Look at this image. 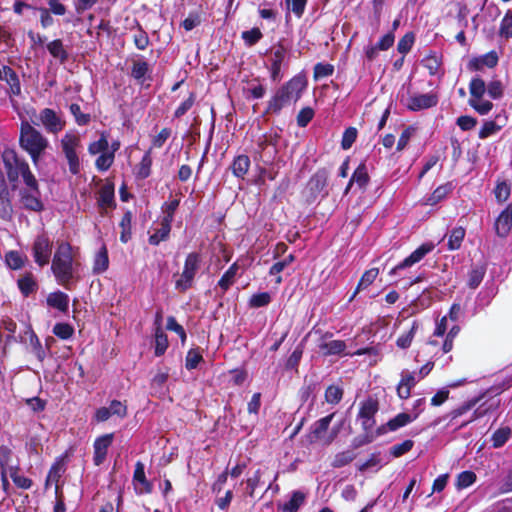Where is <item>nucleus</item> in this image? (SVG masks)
I'll return each instance as SVG.
<instances>
[{"mask_svg": "<svg viewBox=\"0 0 512 512\" xmlns=\"http://www.w3.org/2000/svg\"><path fill=\"white\" fill-rule=\"evenodd\" d=\"M19 144L31 156L34 166L38 168L40 159L49 146L47 138L28 122H22Z\"/></svg>", "mask_w": 512, "mask_h": 512, "instance_id": "1", "label": "nucleus"}, {"mask_svg": "<svg viewBox=\"0 0 512 512\" xmlns=\"http://www.w3.org/2000/svg\"><path fill=\"white\" fill-rule=\"evenodd\" d=\"M305 87L306 81L303 77H293L281 86L268 102L267 112L279 113L282 108L290 105L291 103L297 102Z\"/></svg>", "mask_w": 512, "mask_h": 512, "instance_id": "2", "label": "nucleus"}, {"mask_svg": "<svg viewBox=\"0 0 512 512\" xmlns=\"http://www.w3.org/2000/svg\"><path fill=\"white\" fill-rule=\"evenodd\" d=\"M51 269L59 284L70 289V281L73 278L74 262L71 253V246L62 242L54 254Z\"/></svg>", "mask_w": 512, "mask_h": 512, "instance_id": "3", "label": "nucleus"}, {"mask_svg": "<svg viewBox=\"0 0 512 512\" xmlns=\"http://www.w3.org/2000/svg\"><path fill=\"white\" fill-rule=\"evenodd\" d=\"M3 162L10 182L18 181L19 176H21L25 186H35L36 178L28 163L19 158L14 151H6L3 154Z\"/></svg>", "mask_w": 512, "mask_h": 512, "instance_id": "4", "label": "nucleus"}, {"mask_svg": "<svg viewBox=\"0 0 512 512\" xmlns=\"http://www.w3.org/2000/svg\"><path fill=\"white\" fill-rule=\"evenodd\" d=\"M81 146L80 137L76 133H66L61 139V148L68 162L69 171L76 175L80 171L77 149Z\"/></svg>", "mask_w": 512, "mask_h": 512, "instance_id": "5", "label": "nucleus"}, {"mask_svg": "<svg viewBox=\"0 0 512 512\" xmlns=\"http://www.w3.org/2000/svg\"><path fill=\"white\" fill-rule=\"evenodd\" d=\"M200 261L201 259L198 253H190L187 255L183 272L175 283L176 289L184 292L192 286L194 277L200 267Z\"/></svg>", "mask_w": 512, "mask_h": 512, "instance_id": "6", "label": "nucleus"}, {"mask_svg": "<svg viewBox=\"0 0 512 512\" xmlns=\"http://www.w3.org/2000/svg\"><path fill=\"white\" fill-rule=\"evenodd\" d=\"M328 176L326 169H320L310 178L305 189L307 201L314 202L319 196L327 195L325 188Z\"/></svg>", "mask_w": 512, "mask_h": 512, "instance_id": "7", "label": "nucleus"}, {"mask_svg": "<svg viewBox=\"0 0 512 512\" xmlns=\"http://www.w3.org/2000/svg\"><path fill=\"white\" fill-rule=\"evenodd\" d=\"M34 261L41 267L47 265L52 253V242L42 234L36 237L32 246Z\"/></svg>", "mask_w": 512, "mask_h": 512, "instance_id": "8", "label": "nucleus"}, {"mask_svg": "<svg viewBox=\"0 0 512 512\" xmlns=\"http://www.w3.org/2000/svg\"><path fill=\"white\" fill-rule=\"evenodd\" d=\"M438 100V95L430 92L426 94L410 95L405 100L402 99V102H404L405 106L410 111H420L436 106Z\"/></svg>", "mask_w": 512, "mask_h": 512, "instance_id": "9", "label": "nucleus"}, {"mask_svg": "<svg viewBox=\"0 0 512 512\" xmlns=\"http://www.w3.org/2000/svg\"><path fill=\"white\" fill-rule=\"evenodd\" d=\"M379 409L378 401L369 397L361 402L358 417L361 420L362 428L365 432L371 431L375 425L374 416Z\"/></svg>", "mask_w": 512, "mask_h": 512, "instance_id": "10", "label": "nucleus"}, {"mask_svg": "<svg viewBox=\"0 0 512 512\" xmlns=\"http://www.w3.org/2000/svg\"><path fill=\"white\" fill-rule=\"evenodd\" d=\"M40 190L37 179L35 180V186H25L20 191L21 202L23 206L31 211L39 212L43 210V203L40 200Z\"/></svg>", "mask_w": 512, "mask_h": 512, "instance_id": "11", "label": "nucleus"}, {"mask_svg": "<svg viewBox=\"0 0 512 512\" xmlns=\"http://www.w3.org/2000/svg\"><path fill=\"white\" fill-rule=\"evenodd\" d=\"M38 119L48 133L57 134L63 130L65 121L50 108H44L39 112Z\"/></svg>", "mask_w": 512, "mask_h": 512, "instance_id": "12", "label": "nucleus"}, {"mask_svg": "<svg viewBox=\"0 0 512 512\" xmlns=\"http://www.w3.org/2000/svg\"><path fill=\"white\" fill-rule=\"evenodd\" d=\"M434 247V244L431 242L422 244L408 257H406L402 262H400L397 266L391 269L389 274L396 275L398 271L411 267L412 265L420 262L428 253H430L434 249Z\"/></svg>", "mask_w": 512, "mask_h": 512, "instance_id": "13", "label": "nucleus"}, {"mask_svg": "<svg viewBox=\"0 0 512 512\" xmlns=\"http://www.w3.org/2000/svg\"><path fill=\"white\" fill-rule=\"evenodd\" d=\"M287 49L283 45H278L274 48L269 56L270 73L273 81H279L282 78L281 66L286 58Z\"/></svg>", "mask_w": 512, "mask_h": 512, "instance_id": "14", "label": "nucleus"}, {"mask_svg": "<svg viewBox=\"0 0 512 512\" xmlns=\"http://www.w3.org/2000/svg\"><path fill=\"white\" fill-rule=\"evenodd\" d=\"M133 484L137 494H149L152 492L153 485L145 476L144 464L137 462L133 475Z\"/></svg>", "mask_w": 512, "mask_h": 512, "instance_id": "15", "label": "nucleus"}, {"mask_svg": "<svg viewBox=\"0 0 512 512\" xmlns=\"http://www.w3.org/2000/svg\"><path fill=\"white\" fill-rule=\"evenodd\" d=\"M418 417V413H416L414 416H411L407 413H400L396 415L394 418L389 420L385 425L380 426L377 429V435H382L389 431H396L397 429L407 425L408 423H411Z\"/></svg>", "mask_w": 512, "mask_h": 512, "instance_id": "16", "label": "nucleus"}, {"mask_svg": "<svg viewBox=\"0 0 512 512\" xmlns=\"http://www.w3.org/2000/svg\"><path fill=\"white\" fill-rule=\"evenodd\" d=\"M113 434H105L97 438L94 442V463L95 465H101L107 455L109 446L112 444Z\"/></svg>", "mask_w": 512, "mask_h": 512, "instance_id": "17", "label": "nucleus"}, {"mask_svg": "<svg viewBox=\"0 0 512 512\" xmlns=\"http://www.w3.org/2000/svg\"><path fill=\"white\" fill-rule=\"evenodd\" d=\"M495 231L498 236L506 237L512 227V204H509L497 217Z\"/></svg>", "mask_w": 512, "mask_h": 512, "instance_id": "18", "label": "nucleus"}, {"mask_svg": "<svg viewBox=\"0 0 512 512\" xmlns=\"http://www.w3.org/2000/svg\"><path fill=\"white\" fill-rule=\"evenodd\" d=\"M328 336L324 335L318 344V348L325 356L340 355L346 349V344L342 340H328Z\"/></svg>", "mask_w": 512, "mask_h": 512, "instance_id": "19", "label": "nucleus"}, {"mask_svg": "<svg viewBox=\"0 0 512 512\" xmlns=\"http://www.w3.org/2000/svg\"><path fill=\"white\" fill-rule=\"evenodd\" d=\"M401 376V381L397 387V394L401 399H407L410 397L412 387L415 386L419 379L416 372L403 371Z\"/></svg>", "mask_w": 512, "mask_h": 512, "instance_id": "20", "label": "nucleus"}, {"mask_svg": "<svg viewBox=\"0 0 512 512\" xmlns=\"http://www.w3.org/2000/svg\"><path fill=\"white\" fill-rule=\"evenodd\" d=\"M369 182V175L365 164H360L354 171L346 189L345 194L349 192L351 187L356 184L359 189H364Z\"/></svg>", "mask_w": 512, "mask_h": 512, "instance_id": "21", "label": "nucleus"}, {"mask_svg": "<svg viewBox=\"0 0 512 512\" xmlns=\"http://www.w3.org/2000/svg\"><path fill=\"white\" fill-rule=\"evenodd\" d=\"M250 158L247 155H239L234 158L231 170L234 176L243 179L250 168Z\"/></svg>", "mask_w": 512, "mask_h": 512, "instance_id": "22", "label": "nucleus"}, {"mask_svg": "<svg viewBox=\"0 0 512 512\" xmlns=\"http://www.w3.org/2000/svg\"><path fill=\"white\" fill-rule=\"evenodd\" d=\"M47 304L61 312H66L69 306V297L61 291L53 292L48 295Z\"/></svg>", "mask_w": 512, "mask_h": 512, "instance_id": "23", "label": "nucleus"}, {"mask_svg": "<svg viewBox=\"0 0 512 512\" xmlns=\"http://www.w3.org/2000/svg\"><path fill=\"white\" fill-rule=\"evenodd\" d=\"M19 471L20 466L19 463L16 462L15 465L10 467L8 470V475L11 477L12 481L18 488L30 489L33 484L32 480L25 476L19 475Z\"/></svg>", "mask_w": 512, "mask_h": 512, "instance_id": "24", "label": "nucleus"}, {"mask_svg": "<svg viewBox=\"0 0 512 512\" xmlns=\"http://www.w3.org/2000/svg\"><path fill=\"white\" fill-rule=\"evenodd\" d=\"M149 73L150 68L147 62L142 60L133 61L131 76L135 80L144 82L147 78H149Z\"/></svg>", "mask_w": 512, "mask_h": 512, "instance_id": "25", "label": "nucleus"}, {"mask_svg": "<svg viewBox=\"0 0 512 512\" xmlns=\"http://www.w3.org/2000/svg\"><path fill=\"white\" fill-rule=\"evenodd\" d=\"M305 501V494L300 491H294L291 499L281 506L282 512H297Z\"/></svg>", "mask_w": 512, "mask_h": 512, "instance_id": "26", "label": "nucleus"}, {"mask_svg": "<svg viewBox=\"0 0 512 512\" xmlns=\"http://www.w3.org/2000/svg\"><path fill=\"white\" fill-rule=\"evenodd\" d=\"M465 237V229L463 227H455L448 236V249L451 251L458 250L461 247Z\"/></svg>", "mask_w": 512, "mask_h": 512, "instance_id": "27", "label": "nucleus"}, {"mask_svg": "<svg viewBox=\"0 0 512 512\" xmlns=\"http://www.w3.org/2000/svg\"><path fill=\"white\" fill-rule=\"evenodd\" d=\"M171 231V224L161 221L160 228L156 229L155 232L149 237V243L151 245H158L161 241H165Z\"/></svg>", "mask_w": 512, "mask_h": 512, "instance_id": "28", "label": "nucleus"}, {"mask_svg": "<svg viewBox=\"0 0 512 512\" xmlns=\"http://www.w3.org/2000/svg\"><path fill=\"white\" fill-rule=\"evenodd\" d=\"M294 261V256L292 254L288 255L287 257H285L283 260L281 261H278L276 263H274L270 270H269V274L271 276H277L276 278V283L277 284H280L282 282V277L280 276V273L287 267L289 266L292 262Z\"/></svg>", "mask_w": 512, "mask_h": 512, "instance_id": "29", "label": "nucleus"}, {"mask_svg": "<svg viewBox=\"0 0 512 512\" xmlns=\"http://www.w3.org/2000/svg\"><path fill=\"white\" fill-rule=\"evenodd\" d=\"M47 49L54 58L59 59L62 63L68 58V53L64 49L62 41L59 39L50 42L47 45Z\"/></svg>", "mask_w": 512, "mask_h": 512, "instance_id": "30", "label": "nucleus"}, {"mask_svg": "<svg viewBox=\"0 0 512 512\" xmlns=\"http://www.w3.org/2000/svg\"><path fill=\"white\" fill-rule=\"evenodd\" d=\"M168 348L167 335L162 328H155V355L161 356Z\"/></svg>", "mask_w": 512, "mask_h": 512, "instance_id": "31", "label": "nucleus"}, {"mask_svg": "<svg viewBox=\"0 0 512 512\" xmlns=\"http://www.w3.org/2000/svg\"><path fill=\"white\" fill-rule=\"evenodd\" d=\"M485 272L486 270L483 266L473 267L468 274V286L471 289H476L482 282Z\"/></svg>", "mask_w": 512, "mask_h": 512, "instance_id": "32", "label": "nucleus"}, {"mask_svg": "<svg viewBox=\"0 0 512 512\" xmlns=\"http://www.w3.org/2000/svg\"><path fill=\"white\" fill-rule=\"evenodd\" d=\"M13 452L12 450L7 446H0V470L6 471L10 469V467H13L15 463H13Z\"/></svg>", "mask_w": 512, "mask_h": 512, "instance_id": "33", "label": "nucleus"}, {"mask_svg": "<svg viewBox=\"0 0 512 512\" xmlns=\"http://www.w3.org/2000/svg\"><path fill=\"white\" fill-rule=\"evenodd\" d=\"M494 194L496 197V200L499 203L506 202L511 194V185L508 184L506 181H497L496 187L494 189Z\"/></svg>", "mask_w": 512, "mask_h": 512, "instance_id": "34", "label": "nucleus"}, {"mask_svg": "<svg viewBox=\"0 0 512 512\" xmlns=\"http://www.w3.org/2000/svg\"><path fill=\"white\" fill-rule=\"evenodd\" d=\"M18 287L20 291L25 295H29L30 293L36 290L37 284L34 280L31 273L26 274L24 277L18 280Z\"/></svg>", "mask_w": 512, "mask_h": 512, "instance_id": "35", "label": "nucleus"}, {"mask_svg": "<svg viewBox=\"0 0 512 512\" xmlns=\"http://www.w3.org/2000/svg\"><path fill=\"white\" fill-rule=\"evenodd\" d=\"M237 271H238V265L236 263H234L233 265H231L229 267V269L223 274V276L219 280L218 285L224 291H226L234 283Z\"/></svg>", "mask_w": 512, "mask_h": 512, "instance_id": "36", "label": "nucleus"}, {"mask_svg": "<svg viewBox=\"0 0 512 512\" xmlns=\"http://www.w3.org/2000/svg\"><path fill=\"white\" fill-rule=\"evenodd\" d=\"M109 150V143L107 140V136L105 133H101V137L99 140L90 143L88 147V151L91 155H96L99 153H104Z\"/></svg>", "mask_w": 512, "mask_h": 512, "instance_id": "37", "label": "nucleus"}, {"mask_svg": "<svg viewBox=\"0 0 512 512\" xmlns=\"http://www.w3.org/2000/svg\"><path fill=\"white\" fill-rule=\"evenodd\" d=\"M471 98L477 99L482 98L486 91V84L484 80L479 77H474L469 85Z\"/></svg>", "mask_w": 512, "mask_h": 512, "instance_id": "38", "label": "nucleus"}, {"mask_svg": "<svg viewBox=\"0 0 512 512\" xmlns=\"http://www.w3.org/2000/svg\"><path fill=\"white\" fill-rule=\"evenodd\" d=\"M356 455L352 450L340 452L335 455L332 466L335 468L343 467L355 459Z\"/></svg>", "mask_w": 512, "mask_h": 512, "instance_id": "39", "label": "nucleus"}, {"mask_svg": "<svg viewBox=\"0 0 512 512\" xmlns=\"http://www.w3.org/2000/svg\"><path fill=\"white\" fill-rule=\"evenodd\" d=\"M469 104L473 107L480 115L488 114L493 108V104L490 101L482 100V98H470Z\"/></svg>", "mask_w": 512, "mask_h": 512, "instance_id": "40", "label": "nucleus"}, {"mask_svg": "<svg viewBox=\"0 0 512 512\" xmlns=\"http://www.w3.org/2000/svg\"><path fill=\"white\" fill-rule=\"evenodd\" d=\"M343 397V390L336 385H330L325 391V399L330 404H338Z\"/></svg>", "mask_w": 512, "mask_h": 512, "instance_id": "41", "label": "nucleus"}, {"mask_svg": "<svg viewBox=\"0 0 512 512\" xmlns=\"http://www.w3.org/2000/svg\"><path fill=\"white\" fill-rule=\"evenodd\" d=\"M69 110L78 125H87L90 122V114L82 112L80 105L73 103L70 105Z\"/></svg>", "mask_w": 512, "mask_h": 512, "instance_id": "42", "label": "nucleus"}, {"mask_svg": "<svg viewBox=\"0 0 512 512\" xmlns=\"http://www.w3.org/2000/svg\"><path fill=\"white\" fill-rule=\"evenodd\" d=\"M499 34L506 39L512 37V10H508L502 19Z\"/></svg>", "mask_w": 512, "mask_h": 512, "instance_id": "43", "label": "nucleus"}, {"mask_svg": "<svg viewBox=\"0 0 512 512\" xmlns=\"http://www.w3.org/2000/svg\"><path fill=\"white\" fill-rule=\"evenodd\" d=\"M422 63L430 75H436L441 66V59L437 55H429L422 60Z\"/></svg>", "mask_w": 512, "mask_h": 512, "instance_id": "44", "label": "nucleus"}, {"mask_svg": "<svg viewBox=\"0 0 512 512\" xmlns=\"http://www.w3.org/2000/svg\"><path fill=\"white\" fill-rule=\"evenodd\" d=\"M476 480V475L472 471H463L461 472L456 481V486L458 489H464L472 485Z\"/></svg>", "mask_w": 512, "mask_h": 512, "instance_id": "45", "label": "nucleus"}, {"mask_svg": "<svg viewBox=\"0 0 512 512\" xmlns=\"http://www.w3.org/2000/svg\"><path fill=\"white\" fill-rule=\"evenodd\" d=\"M114 157L115 156L113 155V152L106 151V152L102 153L96 159V162H95L97 169L100 171L108 170L114 162Z\"/></svg>", "mask_w": 512, "mask_h": 512, "instance_id": "46", "label": "nucleus"}, {"mask_svg": "<svg viewBox=\"0 0 512 512\" xmlns=\"http://www.w3.org/2000/svg\"><path fill=\"white\" fill-rule=\"evenodd\" d=\"M5 260L7 265L14 270L20 269L24 265V259L17 251H9L5 256Z\"/></svg>", "mask_w": 512, "mask_h": 512, "instance_id": "47", "label": "nucleus"}, {"mask_svg": "<svg viewBox=\"0 0 512 512\" xmlns=\"http://www.w3.org/2000/svg\"><path fill=\"white\" fill-rule=\"evenodd\" d=\"M132 215L130 212H126L120 222V226L122 228L120 239L122 242L126 243L131 236L130 227H131Z\"/></svg>", "mask_w": 512, "mask_h": 512, "instance_id": "48", "label": "nucleus"}, {"mask_svg": "<svg viewBox=\"0 0 512 512\" xmlns=\"http://www.w3.org/2000/svg\"><path fill=\"white\" fill-rule=\"evenodd\" d=\"M334 417V413L323 417L315 422L313 426V433L316 437H320L323 433H325Z\"/></svg>", "mask_w": 512, "mask_h": 512, "instance_id": "49", "label": "nucleus"}, {"mask_svg": "<svg viewBox=\"0 0 512 512\" xmlns=\"http://www.w3.org/2000/svg\"><path fill=\"white\" fill-rule=\"evenodd\" d=\"M271 302V296L268 292L254 294L249 301L251 307L259 308L267 306Z\"/></svg>", "mask_w": 512, "mask_h": 512, "instance_id": "50", "label": "nucleus"}, {"mask_svg": "<svg viewBox=\"0 0 512 512\" xmlns=\"http://www.w3.org/2000/svg\"><path fill=\"white\" fill-rule=\"evenodd\" d=\"M510 437V429L509 428H501L498 429L492 436L493 446L495 448H499L503 446Z\"/></svg>", "mask_w": 512, "mask_h": 512, "instance_id": "51", "label": "nucleus"}, {"mask_svg": "<svg viewBox=\"0 0 512 512\" xmlns=\"http://www.w3.org/2000/svg\"><path fill=\"white\" fill-rule=\"evenodd\" d=\"M356 138H357V129L354 127L347 128L343 133L341 147L344 150H348L349 148H351L353 143L356 141Z\"/></svg>", "mask_w": 512, "mask_h": 512, "instance_id": "52", "label": "nucleus"}, {"mask_svg": "<svg viewBox=\"0 0 512 512\" xmlns=\"http://www.w3.org/2000/svg\"><path fill=\"white\" fill-rule=\"evenodd\" d=\"M179 203H180V201L178 199H174V200L167 202L163 205L162 209H163L165 216L163 217L162 221L170 223V224L172 223L173 217H174V212L177 210Z\"/></svg>", "mask_w": 512, "mask_h": 512, "instance_id": "53", "label": "nucleus"}, {"mask_svg": "<svg viewBox=\"0 0 512 512\" xmlns=\"http://www.w3.org/2000/svg\"><path fill=\"white\" fill-rule=\"evenodd\" d=\"M478 401H479V399L475 398V399H472V400H469V401L463 403L458 408L452 410L449 413V416L451 417L452 420L462 416L463 414L470 411L473 407H475V405L478 403Z\"/></svg>", "mask_w": 512, "mask_h": 512, "instance_id": "54", "label": "nucleus"}, {"mask_svg": "<svg viewBox=\"0 0 512 512\" xmlns=\"http://www.w3.org/2000/svg\"><path fill=\"white\" fill-rule=\"evenodd\" d=\"M450 192V187L448 185L440 186L434 190L432 195L428 198L427 204L435 205Z\"/></svg>", "mask_w": 512, "mask_h": 512, "instance_id": "55", "label": "nucleus"}, {"mask_svg": "<svg viewBox=\"0 0 512 512\" xmlns=\"http://www.w3.org/2000/svg\"><path fill=\"white\" fill-rule=\"evenodd\" d=\"M114 201V189L110 186H105L100 191L99 202L102 206L111 207Z\"/></svg>", "mask_w": 512, "mask_h": 512, "instance_id": "56", "label": "nucleus"}, {"mask_svg": "<svg viewBox=\"0 0 512 512\" xmlns=\"http://www.w3.org/2000/svg\"><path fill=\"white\" fill-rule=\"evenodd\" d=\"M108 267V255L107 250L105 247H103L99 253L97 254V257L95 259V265L94 270L96 272H103Z\"/></svg>", "mask_w": 512, "mask_h": 512, "instance_id": "57", "label": "nucleus"}, {"mask_svg": "<svg viewBox=\"0 0 512 512\" xmlns=\"http://www.w3.org/2000/svg\"><path fill=\"white\" fill-rule=\"evenodd\" d=\"M378 274H379V270L377 268H372V269L366 271L360 279L357 290L366 288L370 284H372L374 282V280L376 279V277L378 276Z\"/></svg>", "mask_w": 512, "mask_h": 512, "instance_id": "58", "label": "nucleus"}, {"mask_svg": "<svg viewBox=\"0 0 512 512\" xmlns=\"http://www.w3.org/2000/svg\"><path fill=\"white\" fill-rule=\"evenodd\" d=\"M417 327H418L417 324L414 323L412 325L411 329L407 333L401 335L397 339V346L402 349L408 348L412 343V340L414 338L415 331H416Z\"/></svg>", "mask_w": 512, "mask_h": 512, "instance_id": "59", "label": "nucleus"}, {"mask_svg": "<svg viewBox=\"0 0 512 512\" xmlns=\"http://www.w3.org/2000/svg\"><path fill=\"white\" fill-rule=\"evenodd\" d=\"M73 332V328L67 323H57L53 328V333L61 339L70 338Z\"/></svg>", "mask_w": 512, "mask_h": 512, "instance_id": "60", "label": "nucleus"}, {"mask_svg": "<svg viewBox=\"0 0 512 512\" xmlns=\"http://www.w3.org/2000/svg\"><path fill=\"white\" fill-rule=\"evenodd\" d=\"M334 67L331 64L317 63L314 67V78L328 77L333 74Z\"/></svg>", "mask_w": 512, "mask_h": 512, "instance_id": "61", "label": "nucleus"}, {"mask_svg": "<svg viewBox=\"0 0 512 512\" xmlns=\"http://www.w3.org/2000/svg\"><path fill=\"white\" fill-rule=\"evenodd\" d=\"M151 164H152V160H151L149 152H147L143 156V158L140 162L139 170H138V177H140L141 179L147 178L150 175Z\"/></svg>", "mask_w": 512, "mask_h": 512, "instance_id": "62", "label": "nucleus"}, {"mask_svg": "<svg viewBox=\"0 0 512 512\" xmlns=\"http://www.w3.org/2000/svg\"><path fill=\"white\" fill-rule=\"evenodd\" d=\"M413 43H414L413 34L407 33L398 42L397 49L400 53L406 54L411 50Z\"/></svg>", "mask_w": 512, "mask_h": 512, "instance_id": "63", "label": "nucleus"}, {"mask_svg": "<svg viewBox=\"0 0 512 512\" xmlns=\"http://www.w3.org/2000/svg\"><path fill=\"white\" fill-rule=\"evenodd\" d=\"M242 38L248 45H254L262 38V33L258 28H253L251 30L244 31L242 33Z\"/></svg>", "mask_w": 512, "mask_h": 512, "instance_id": "64", "label": "nucleus"}]
</instances>
